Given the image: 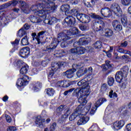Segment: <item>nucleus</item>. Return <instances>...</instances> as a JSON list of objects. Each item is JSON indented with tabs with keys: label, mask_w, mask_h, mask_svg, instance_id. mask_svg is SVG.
I'll list each match as a JSON object with an SVG mask.
<instances>
[{
	"label": "nucleus",
	"mask_w": 131,
	"mask_h": 131,
	"mask_svg": "<svg viewBox=\"0 0 131 131\" xmlns=\"http://www.w3.org/2000/svg\"><path fill=\"white\" fill-rule=\"evenodd\" d=\"M90 93V92L86 91L85 90L81 91V89H76L74 91L73 95L78 98V102L80 103V104L84 105L88 103L86 98Z\"/></svg>",
	"instance_id": "3"
},
{
	"label": "nucleus",
	"mask_w": 131,
	"mask_h": 131,
	"mask_svg": "<svg viewBox=\"0 0 131 131\" xmlns=\"http://www.w3.org/2000/svg\"><path fill=\"white\" fill-rule=\"evenodd\" d=\"M78 42L80 46H84V45H88L89 43V41L86 38L83 37L79 39Z\"/></svg>",
	"instance_id": "34"
},
{
	"label": "nucleus",
	"mask_w": 131,
	"mask_h": 131,
	"mask_svg": "<svg viewBox=\"0 0 131 131\" xmlns=\"http://www.w3.org/2000/svg\"><path fill=\"white\" fill-rule=\"evenodd\" d=\"M70 86V83L67 81H63L62 88H68Z\"/></svg>",
	"instance_id": "54"
},
{
	"label": "nucleus",
	"mask_w": 131,
	"mask_h": 131,
	"mask_svg": "<svg viewBox=\"0 0 131 131\" xmlns=\"http://www.w3.org/2000/svg\"><path fill=\"white\" fill-rule=\"evenodd\" d=\"M8 4L7 3H6L5 4H3L2 5L0 6V11L2 10H4V9H6V8H8Z\"/></svg>",
	"instance_id": "64"
},
{
	"label": "nucleus",
	"mask_w": 131,
	"mask_h": 131,
	"mask_svg": "<svg viewBox=\"0 0 131 131\" xmlns=\"http://www.w3.org/2000/svg\"><path fill=\"white\" fill-rule=\"evenodd\" d=\"M101 14L105 18H109L112 16V12H111V10H110V9L107 7L102 8L101 10Z\"/></svg>",
	"instance_id": "14"
},
{
	"label": "nucleus",
	"mask_w": 131,
	"mask_h": 131,
	"mask_svg": "<svg viewBox=\"0 0 131 131\" xmlns=\"http://www.w3.org/2000/svg\"><path fill=\"white\" fill-rule=\"evenodd\" d=\"M56 0H45L36 5L37 11L34 12L35 16L47 19V15L50 12L54 13L57 10V6L54 3Z\"/></svg>",
	"instance_id": "1"
},
{
	"label": "nucleus",
	"mask_w": 131,
	"mask_h": 131,
	"mask_svg": "<svg viewBox=\"0 0 131 131\" xmlns=\"http://www.w3.org/2000/svg\"><path fill=\"white\" fill-rule=\"evenodd\" d=\"M29 69V67L27 64L23 66L20 70V74H26V73H27V71H28Z\"/></svg>",
	"instance_id": "35"
},
{
	"label": "nucleus",
	"mask_w": 131,
	"mask_h": 131,
	"mask_svg": "<svg viewBox=\"0 0 131 131\" xmlns=\"http://www.w3.org/2000/svg\"><path fill=\"white\" fill-rule=\"evenodd\" d=\"M111 10L113 12L114 15L117 17H120L122 14V10L120 8V6L117 3H113L111 5Z\"/></svg>",
	"instance_id": "7"
},
{
	"label": "nucleus",
	"mask_w": 131,
	"mask_h": 131,
	"mask_svg": "<svg viewBox=\"0 0 131 131\" xmlns=\"http://www.w3.org/2000/svg\"><path fill=\"white\" fill-rule=\"evenodd\" d=\"M131 0H121V4L123 6H128L130 4Z\"/></svg>",
	"instance_id": "49"
},
{
	"label": "nucleus",
	"mask_w": 131,
	"mask_h": 131,
	"mask_svg": "<svg viewBox=\"0 0 131 131\" xmlns=\"http://www.w3.org/2000/svg\"><path fill=\"white\" fill-rule=\"evenodd\" d=\"M121 23L124 27L127 26V18L126 17V16L123 15L121 14Z\"/></svg>",
	"instance_id": "36"
},
{
	"label": "nucleus",
	"mask_w": 131,
	"mask_h": 131,
	"mask_svg": "<svg viewBox=\"0 0 131 131\" xmlns=\"http://www.w3.org/2000/svg\"><path fill=\"white\" fill-rule=\"evenodd\" d=\"M72 67L73 69H75L76 71V69H81V68H82V67H83V65L81 63H76L73 64Z\"/></svg>",
	"instance_id": "45"
},
{
	"label": "nucleus",
	"mask_w": 131,
	"mask_h": 131,
	"mask_svg": "<svg viewBox=\"0 0 131 131\" xmlns=\"http://www.w3.org/2000/svg\"><path fill=\"white\" fill-rule=\"evenodd\" d=\"M128 67H124L123 71H118L116 73L115 79L117 82L121 83L122 82V79L125 78L127 76L128 73Z\"/></svg>",
	"instance_id": "5"
},
{
	"label": "nucleus",
	"mask_w": 131,
	"mask_h": 131,
	"mask_svg": "<svg viewBox=\"0 0 131 131\" xmlns=\"http://www.w3.org/2000/svg\"><path fill=\"white\" fill-rule=\"evenodd\" d=\"M109 97L110 98H117V94H116V92H114L113 90H111V91L109 93Z\"/></svg>",
	"instance_id": "48"
},
{
	"label": "nucleus",
	"mask_w": 131,
	"mask_h": 131,
	"mask_svg": "<svg viewBox=\"0 0 131 131\" xmlns=\"http://www.w3.org/2000/svg\"><path fill=\"white\" fill-rule=\"evenodd\" d=\"M31 10L34 13V12H36L37 11V7L36 5H33L31 7Z\"/></svg>",
	"instance_id": "61"
},
{
	"label": "nucleus",
	"mask_w": 131,
	"mask_h": 131,
	"mask_svg": "<svg viewBox=\"0 0 131 131\" xmlns=\"http://www.w3.org/2000/svg\"><path fill=\"white\" fill-rule=\"evenodd\" d=\"M21 41V45H23V46H27L29 43V42H28V38H27V35H26L22 38Z\"/></svg>",
	"instance_id": "40"
},
{
	"label": "nucleus",
	"mask_w": 131,
	"mask_h": 131,
	"mask_svg": "<svg viewBox=\"0 0 131 131\" xmlns=\"http://www.w3.org/2000/svg\"><path fill=\"white\" fill-rule=\"evenodd\" d=\"M67 108V106L64 105H60L56 110V115H61L62 114V112L63 110H65Z\"/></svg>",
	"instance_id": "28"
},
{
	"label": "nucleus",
	"mask_w": 131,
	"mask_h": 131,
	"mask_svg": "<svg viewBox=\"0 0 131 131\" xmlns=\"http://www.w3.org/2000/svg\"><path fill=\"white\" fill-rule=\"evenodd\" d=\"M63 81H58L57 82V86H60V88H63Z\"/></svg>",
	"instance_id": "63"
},
{
	"label": "nucleus",
	"mask_w": 131,
	"mask_h": 131,
	"mask_svg": "<svg viewBox=\"0 0 131 131\" xmlns=\"http://www.w3.org/2000/svg\"><path fill=\"white\" fill-rule=\"evenodd\" d=\"M79 29H80V30H82V31H84L89 29V27L86 25H80Z\"/></svg>",
	"instance_id": "50"
},
{
	"label": "nucleus",
	"mask_w": 131,
	"mask_h": 131,
	"mask_svg": "<svg viewBox=\"0 0 131 131\" xmlns=\"http://www.w3.org/2000/svg\"><path fill=\"white\" fill-rule=\"evenodd\" d=\"M105 102H107V99L105 98H100L95 103L94 106L93 107V108L91 109L90 111V114L91 115H94L95 114V112H96V110H97V108L98 107H100L103 103H105Z\"/></svg>",
	"instance_id": "9"
},
{
	"label": "nucleus",
	"mask_w": 131,
	"mask_h": 131,
	"mask_svg": "<svg viewBox=\"0 0 131 131\" xmlns=\"http://www.w3.org/2000/svg\"><path fill=\"white\" fill-rule=\"evenodd\" d=\"M57 46H58V44L57 43L56 41H53L49 46V47L46 49V51L48 52L49 53H52L54 52V50H55V49L57 48Z\"/></svg>",
	"instance_id": "22"
},
{
	"label": "nucleus",
	"mask_w": 131,
	"mask_h": 131,
	"mask_svg": "<svg viewBox=\"0 0 131 131\" xmlns=\"http://www.w3.org/2000/svg\"><path fill=\"white\" fill-rule=\"evenodd\" d=\"M71 37L68 36L66 34L62 32L60 33L57 37L58 42H61L60 46L61 48H66L67 40H69Z\"/></svg>",
	"instance_id": "6"
},
{
	"label": "nucleus",
	"mask_w": 131,
	"mask_h": 131,
	"mask_svg": "<svg viewBox=\"0 0 131 131\" xmlns=\"http://www.w3.org/2000/svg\"><path fill=\"white\" fill-rule=\"evenodd\" d=\"M71 12L73 14V15H74L77 18V15L78 14H81V13H78V10L75 8H74L71 10Z\"/></svg>",
	"instance_id": "51"
},
{
	"label": "nucleus",
	"mask_w": 131,
	"mask_h": 131,
	"mask_svg": "<svg viewBox=\"0 0 131 131\" xmlns=\"http://www.w3.org/2000/svg\"><path fill=\"white\" fill-rule=\"evenodd\" d=\"M84 75V74L83 73L82 70H79L76 73V75L78 77H81V76Z\"/></svg>",
	"instance_id": "52"
},
{
	"label": "nucleus",
	"mask_w": 131,
	"mask_h": 131,
	"mask_svg": "<svg viewBox=\"0 0 131 131\" xmlns=\"http://www.w3.org/2000/svg\"><path fill=\"white\" fill-rule=\"evenodd\" d=\"M19 41H20V39H16L15 41L12 42L11 43L14 46H18V45H19Z\"/></svg>",
	"instance_id": "62"
},
{
	"label": "nucleus",
	"mask_w": 131,
	"mask_h": 131,
	"mask_svg": "<svg viewBox=\"0 0 131 131\" xmlns=\"http://www.w3.org/2000/svg\"><path fill=\"white\" fill-rule=\"evenodd\" d=\"M77 19L82 23H90L91 21V17L82 13H81V14H77Z\"/></svg>",
	"instance_id": "10"
},
{
	"label": "nucleus",
	"mask_w": 131,
	"mask_h": 131,
	"mask_svg": "<svg viewBox=\"0 0 131 131\" xmlns=\"http://www.w3.org/2000/svg\"><path fill=\"white\" fill-rule=\"evenodd\" d=\"M83 106H84V105H79L76 109L75 110V113H76L78 115L80 114L81 112H83V110H85V109L89 111V110L91 109L92 103H89L88 105L85 107H84Z\"/></svg>",
	"instance_id": "12"
},
{
	"label": "nucleus",
	"mask_w": 131,
	"mask_h": 131,
	"mask_svg": "<svg viewBox=\"0 0 131 131\" xmlns=\"http://www.w3.org/2000/svg\"><path fill=\"white\" fill-rule=\"evenodd\" d=\"M77 116H78V114L76 113L75 112L73 113L69 117V120L70 121H73Z\"/></svg>",
	"instance_id": "46"
},
{
	"label": "nucleus",
	"mask_w": 131,
	"mask_h": 131,
	"mask_svg": "<svg viewBox=\"0 0 131 131\" xmlns=\"http://www.w3.org/2000/svg\"><path fill=\"white\" fill-rule=\"evenodd\" d=\"M41 88H42V84L39 82H37L34 84L33 90H34L35 92H38Z\"/></svg>",
	"instance_id": "27"
},
{
	"label": "nucleus",
	"mask_w": 131,
	"mask_h": 131,
	"mask_svg": "<svg viewBox=\"0 0 131 131\" xmlns=\"http://www.w3.org/2000/svg\"><path fill=\"white\" fill-rule=\"evenodd\" d=\"M56 126H57V124L55 122L53 123L52 125L50 127V130L51 131L55 130V129L56 128Z\"/></svg>",
	"instance_id": "56"
},
{
	"label": "nucleus",
	"mask_w": 131,
	"mask_h": 131,
	"mask_svg": "<svg viewBox=\"0 0 131 131\" xmlns=\"http://www.w3.org/2000/svg\"><path fill=\"white\" fill-rule=\"evenodd\" d=\"M45 31L39 32L38 33L37 36L36 35V33H33L32 34L33 39H34V38H35L37 41L38 45H39V46H42V45L43 43L41 41H40V39H39V38L40 37H42V36H43V35H45Z\"/></svg>",
	"instance_id": "13"
},
{
	"label": "nucleus",
	"mask_w": 131,
	"mask_h": 131,
	"mask_svg": "<svg viewBox=\"0 0 131 131\" xmlns=\"http://www.w3.org/2000/svg\"><path fill=\"white\" fill-rule=\"evenodd\" d=\"M95 2H96V0H84V4L85 6L88 8H91L92 4H91V3L92 4V5H95Z\"/></svg>",
	"instance_id": "33"
},
{
	"label": "nucleus",
	"mask_w": 131,
	"mask_h": 131,
	"mask_svg": "<svg viewBox=\"0 0 131 131\" xmlns=\"http://www.w3.org/2000/svg\"><path fill=\"white\" fill-rule=\"evenodd\" d=\"M26 33V31H25L23 28H21L18 31V35L19 37H22L24 35H25Z\"/></svg>",
	"instance_id": "42"
},
{
	"label": "nucleus",
	"mask_w": 131,
	"mask_h": 131,
	"mask_svg": "<svg viewBox=\"0 0 131 131\" xmlns=\"http://www.w3.org/2000/svg\"><path fill=\"white\" fill-rule=\"evenodd\" d=\"M28 82H29V77L24 75L23 78L18 79L16 84L18 86H24L28 84Z\"/></svg>",
	"instance_id": "11"
},
{
	"label": "nucleus",
	"mask_w": 131,
	"mask_h": 131,
	"mask_svg": "<svg viewBox=\"0 0 131 131\" xmlns=\"http://www.w3.org/2000/svg\"><path fill=\"white\" fill-rule=\"evenodd\" d=\"M102 68H103L104 71H106V70H108V69H111V68H112V65L110 64V61H106L105 64L102 65Z\"/></svg>",
	"instance_id": "31"
},
{
	"label": "nucleus",
	"mask_w": 131,
	"mask_h": 131,
	"mask_svg": "<svg viewBox=\"0 0 131 131\" xmlns=\"http://www.w3.org/2000/svg\"><path fill=\"white\" fill-rule=\"evenodd\" d=\"M93 47L95 48V49H101L102 48V42L101 41H97L94 45Z\"/></svg>",
	"instance_id": "43"
},
{
	"label": "nucleus",
	"mask_w": 131,
	"mask_h": 131,
	"mask_svg": "<svg viewBox=\"0 0 131 131\" xmlns=\"http://www.w3.org/2000/svg\"><path fill=\"white\" fill-rule=\"evenodd\" d=\"M63 54H65V52L63 50H56L55 51V56L57 58H60L63 56Z\"/></svg>",
	"instance_id": "38"
},
{
	"label": "nucleus",
	"mask_w": 131,
	"mask_h": 131,
	"mask_svg": "<svg viewBox=\"0 0 131 131\" xmlns=\"http://www.w3.org/2000/svg\"><path fill=\"white\" fill-rule=\"evenodd\" d=\"M115 49L119 53H121L122 54H127V52H128V51L124 50V49L121 48L120 46H116Z\"/></svg>",
	"instance_id": "39"
},
{
	"label": "nucleus",
	"mask_w": 131,
	"mask_h": 131,
	"mask_svg": "<svg viewBox=\"0 0 131 131\" xmlns=\"http://www.w3.org/2000/svg\"><path fill=\"white\" fill-rule=\"evenodd\" d=\"M18 2L20 4L21 10L22 12H23V13H25L26 14H28L27 10H28L29 6L27 5V4H26L25 2L22 1Z\"/></svg>",
	"instance_id": "21"
},
{
	"label": "nucleus",
	"mask_w": 131,
	"mask_h": 131,
	"mask_svg": "<svg viewBox=\"0 0 131 131\" xmlns=\"http://www.w3.org/2000/svg\"><path fill=\"white\" fill-rule=\"evenodd\" d=\"M112 26L116 31H121L122 30V26L120 22L117 20H114L112 21Z\"/></svg>",
	"instance_id": "15"
},
{
	"label": "nucleus",
	"mask_w": 131,
	"mask_h": 131,
	"mask_svg": "<svg viewBox=\"0 0 131 131\" xmlns=\"http://www.w3.org/2000/svg\"><path fill=\"white\" fill-rule=\"evenodd\" d=\"M107 83L110 86H112V85H113V83H114V78L108 77L107 79Z\"/></svg>",
	"instance_id": "47"
},
{
	"label": "nucleus",
	"mask_w": 131,
	"mask_h": 131,
	"mask_svg": "<svg viewBox=\"0 0 131 131\" xmlns=\"http://www.w3.org/2000/svg\"><path fill=\"white\" fill-rule=\"evenodd\" d=\"M79 33V31L77 29L76 27H74L72 29H70L68 32V35L70 36H73V35H76Z\"/></svg>",
	"instance_id": "24"
},
{
	"label": "nucleus",
	"mask_w": 131,
	"mask_h": 131,
	"mask_svg": "<svg viewBox=\"0 0 131 131\" xmlns=\"http://www.w3.org/2000/svg\"><path fill=\"white\" fill-rule=\"evenodd\" d=\"M76 55H82L85 53V48L83 47L76 48Z\"/></svg>",
	"instance_id": "30"
},
{
	"label": "nucleus",
	"mask_w": 131,
	"mask_h": 131,
	"mask_svg": "<svg viewBox=\"0 0 131 131\" xmlns=\"http://www.w3.org/2000/svg\"><path fill=\"white\" fill-rule=\"evenodd\" d=\"M127 41H125L121 43L120 47H121V48H126V47H127Z\"/></svg>",
	"instance_id": "57"
},
{
	"label": "nucleus",
	"mask_w": 131,
	"mask_h": 131,
	"mask_svg": "<svg viewBox=\"0 0 131 131\" xmlns=\"http://www.w3.org/2000/svg\"><path fill=\"white\" fill-rule=\"evenodd\" d=\"M18 1L17 0H12L11 1L7 3L8 7H10V6H12V7H15L18 4Z\"/></svg>",
	"instance_id": "44"
},
{
	"label": "nucleus",
	"mask_w": 131,
	"mask_h": 131,
	"mask_svg": "<svg viewBox=\"0 0 131 131\" xmlns=\"http://www.w3.org/2000/svg\"><path fill=\"white\" fill-rule=\"evenodd\" d=\"M46 121V119H41V117L40 116H38L36 118L35 123L38 126H41L42 125V123Z\"/></svg>",
	"instance_id": "26"
},
{
	"label": "nucleus",
	"mask_w": 131,
	"mask_h": 131,
	"mask_svg": "<svg viewBox=\"0 0 131 131\" xmlns=\"http://www.w3.org/2000/svg\"><path fill=\"white\" fill-rule=\"evenodd\" d=\"M5 117L6 119V121H7L9 123L12 121V118L11 117L8 115H5Z\"/></svg>",
	"instance_id": "59"
},
{
	"label": "nucleus",
	"mask_w": 131,
	"mask_h": 131,
	"mask_svg": "<svg viewBox=\"0 0 131 131\" xmlns=\"http://www.w3.org/2000/svg\"><path fill=\"white\" fill-rule=\"evenodd\" d=\"M30 53V49L28 47L24 48L20 50L19 55L23 58H26Z\"/></svg>",
	"instance_id": "18"
},
{
	"label": "nucleus",
	"mask_w": 131,
	"mask_h": 131,
	"mask_svg": "<svg viewBox=\"0 0 131 131\" xmlns=\"http://www.w3.org/2000/svg\"><path fill=\"white\" fill-rule=\"evenodd\" d=\"M60 10L62 12H64L66 15H67L69 13V5H62Z\"/></svg>",
	"instance_id": "32"
},
{
	"label": "nucleus",
	"mask_w": 131,
	"mask_h": 131,
	"mask_svg": "<svg viewBox=\"0 0 131 131\" xmlns=\"http://www.w3.org/2000/svg\"><path fill=\"white\" fill-rule=\"evenodd\" d=\"M90 17L93 19L96 20H99L97 21H95L93 24V28L95 31H99L100 33L104 32V28H105V23L100 20L102 19V17L99 15L96 14V13H91L90 14Z\"/></svg>",
	"instance_id": "2"
},
{
	"label": "nucleus",
	"mask_w": 131,
	"mask_h": 131,
	"mask_svg": "<svg viewBox=\"0 0 131 131\" xmlns=\"http://www.w3.org/2000/svg\"><path fill=\"white\" fill-rule=\"evenodd\" d=\"M42 19L44 18H42ZM44 19V23H45V24H48V25H52L53 23L56 22V18L55 17H51L49 19H47L46 18Z\"/></svg>",
	"instance_id": "29"
},
{
	"label": "nucleus",
	"mask_w": 131,
	"mask_h": 131,
	"mask_svg": "<svg viewBox=\"0 0 131 131\" xmlns=\"http://www.w3.org/2000/svg\"><path fill=\"white\" fill-rule=\"evenodd\" d=\"M77 84L78 86H80V88L77 89H80V90L82 89L81 91H85L86 92H90V89L91 87L89 85V82L86 81L85 79H83L80 80L77 83Z\"/></svg>",
	"instance_id": "8"
},
{
	"label": "nucleus",
	"mask_w": 131,
	"mask_h": 131,
	"mask_svg": "<svg viewBox=\"0 0 131 131\" xmlns=\"http://www.w3.org/2000/svg\"><path fill=\"white\" fill-rule=\"evenodd\" d=\"M30 20L32 22V23H35V24H38V23H40L42 19L39 18V17H37L35 16H31L30 17Z\"/></svg>",
	"instance_id": "25"
},
{
	"label": "nucleus",
	"mask_w": 131,
	"mask_h": 131,
	"mask_svg": "<svg viewBox=\"0 0 131 131\" xmlns=\"http://www.w3.org/2000/svg\"><path fill=\"white\" fill-rule=\"evenodd\" d=\"M73 91H74V88H72L70 89L69 90L66 91L64 92V96H67L68 94H70L71 93H72Z\"/></svg>",
	"instance_id": "55"
},
{
	"label": "nucleus",
	"mask_w": 131,
	"mask_h": 131,
	"mask_svg": "<svg viewBox=\"0 0 131 131\" xmlns=\"http://www.w3.org/2000/svg\"><path fill=\"white\" fill-rule=\"evenodd\" d=\"M46 94L49 97H53L55 94V90L52 88H49L46 89Z\"/></svg>",
	"instance_id": "37"
},
{
	"label": "nucleus",
	"mask_w": 131,
	"mask_h": 131,
	"mask_svg": "<svg viewBox=\"0 0 131 131\" xmlns=\"http://www.w3.org/2000/svg\"><path fill=\"white\" fill-rule=\"evenodd\" d=\"M105 36L107 37H109L110 36H112L113 35V31L110 29H106L105 30Z\"/></svg>",
	"instance_id": "41"
},
{
	"label": "nucleus",
	"mask_w": 131,
	"mask_h": 131,
	"mask_svg": "<svg viewBox=\"0 0 131 131\" xmlns=\"http://www.w3.org/2000/svg\"><path fill=\"white\" fill-rule=\"evenodd\" d=\"M107 89H108V86H107V84H103V85L101 86L102 91L106 92Z\"/></svg>",
	"instance_id": "58"
},
{
	"label": "nucleus",
	"mask_w": 131,
	"mask_h": 131,
	"mask_svg": "<svg viewBox=\"0 0 131 131\" xmlns=\"http://www.w3.org/2000/svg\"><path fill=\"white\" fill-rule=\"evenodd\" d=\"M63 66V64L61 62H52L51 70L50 71L49 75L48 76L49 81L53 82L56 80V77L54 75V73L57 71L59 68H61Z\"/></svg>",
	"instance_id": "4"
},
{
	"label": "nucleus",
	"mask_w": 131,
	"mask_h": 131,
	"mask_svg": "<svg viewBox=\"0 0 131 131\" xmlns=\"http://www.w3.org/2000/svg\"><path fill=\"white\" fill-rule=\"evenodd\" d=\"M16 129L15 126H9L7 129V131H15Z\"/></svg>",
	"instance_id": "60"
},
{
	"label": "nucleus",
	"mask_w": 131,
	"mask_h": 131,
	"mask_svg": "<svg viewBox=\"0 0 131 131\" xmlns=\"http://www.w3.org/2000/svg\"><path fill=\"white\" fill-rule=\"evenodd\" d=\"M49 62H50V59H47L46 60H44L42 61L41 63L42 66H43V67H45L46 65H48L49 64Z\"/></svg>",
	"instance_id": "53"
},
{
	"label": "nucleus",
	"mask_w": 131,
	"mask_h": 131,
	"mask_svg": "<svg viewBox=\"0 0 131 131\" xmlns=\"http://www.w3.org/2000/svg\"><path fill=\"white\" fill-rule=\"evenodd\" d=\"M64 110H66V112H65L64 114L61 116V119H59V123L61 124L64 122V120H65V119H66V118H67L68 116L70 115V113H71V111L70 108H68L67 106L66 108H64Z\"/></svg>",
	"instance_id": "17"
},
{
	"label": "nucleus",
	"mask_w": 131,
	"mask_h": 131,
	"mask_svg": "<svg viewBox=\"0 0 131 131\" xmlns=\"http://www.w3.org/2000/svg\"><path fill=\"white\" fill-rule=\"evenodd\" d=\"M64 22L67 24L69 26H72L75 22V18L72 16H68L64 19Z\"/></svg>",
	"instance_id": "19"
},
{
	"label": "nucleus",
	"mask_w": 131,
	"mask_h": 131,
	"mask_svg": "<svg viewBox=\"0 0 131 131\" xmlns=\"http://www.w3.org/2000/svg\"><path fill=\"white\" fill-rule=\"evenodd\" d=\"M90 120V117H85L80 118L77 123V125H83Z\"/></svg>",
	"instance_id": "23"
},
{
	"label": "nucleus",
	"mask_w": 131,
	"mask_h": 131,
	"mask_svg": "<svg viewBox=\"0 0 131 131\" xmlns=\"http://www.w3.org/2000/svg\"><path fill=\"white\" fill-rule=\"evenodd\" d=\"M76 70L75 69H71L67 70L66 72L63 73L64 75L67 77V78H72L74 75V72H76Z\"/></svg>",
	"instance_id": "20"
},
{
	"label": "nucleus",
	"mask_w": 131,
	"mask_h": 131,
	"mask_svg": "<svg viewBox=\"0 0 131 131\" xmlns=\"http://www.w3.org/2000/svg\"><path fill=\"white\" fill-rule=\"evenodd\" d=\"M124 120H120L118 122H115L113 124V128L115 130H118V129H120V128L124 125Z\"/></svg>",
	"instance_id": "16"
}]
</instances>
